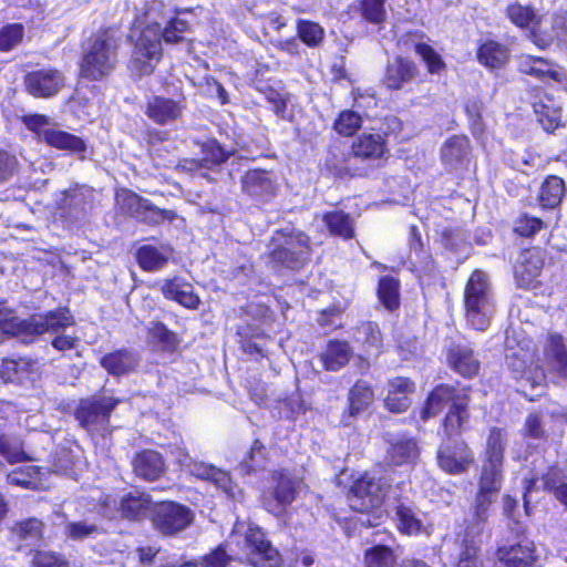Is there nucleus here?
I'll return each instance as SVG.
<instances>
[{"instance_id":"nucleus-58","label":"nucleus","mask_w":567,"mask_h":567,"mask_svg":"<svg viewBox=\"0 0 567 567\" xmlns=\"http://www.w3.org/2000/svg\"><path fill=\"white\" fill-rule=\"evenodd\" d=\"M362 17L371 23H381L385 19L384 0H358Z\"/></svg>"},{"instance_id":"nucleus-28","label":"nucleus","mask_w":567,"mask_h":567,"mask_svg":"<svg viewBox=\"0 0 567 567\" xmlns=\"http://www.w3.org/2000/svg\"><path fill=\"white\" fill-rule=\"evenodd\" d=\"M468 396L466 393H463L460 398H456V401H453V404L450 406V410L444 419L443 427L446 439H453L454 435L461 433V431L465 427L468 422Z\"/></svg>"},{"instance_id":"nucleus-18","label":"nucleus","mask_w":567,"mask_h":567,"mask_svg":"<svg viewBox=\"0 0 567 567\" xmlns=\"http://www.w3.org/2000/svg\"><path fill=\"white\" fill-rule=\"evenodd\" d=\"M532 358L533 355L529 350H524L523 348L519 350H511L506 354L507 365L514 373V378L526 380L532 386H537L545 381V373L544 370L538 367L533 369L528 365Z\"/></svg>"},{"instance_id":"nucleus-48","label":"nucleus","mask_w":567,"mask_h":567,"mask_svg":"<svg viewBox=\"0 0 567 567\" xmlns=\"http://www.w3.org/2000/svg\"><path fill=\"white\" fill-rule=\"evenodd\" d=\"M414 52L425 63L427 72L431 74H440L445 70V62L440 53H437L430 44L425 42H415Z\"/></svg>"},{"instance_id":"nucleus-61","label":"nucleus","mask_w":567,"mask_h":567,"mask_svg":"<svg viewBox=\"0 0 567 567\" xmlns=\"http://www.w3.org/2000/svg\"><path fill=\"white\" fill-rule=\"evenodd\" d=\"M543 227L544 221L540 218L524 215L515 221L514 231L520 236L529 237L535 235Z\"/></svg>"},{"instance_id":"nucleus-56","label":"nucleus","mask_w":567,"mask_h":567,"mask_svg":"<svg viewBox=\"0 0 567 567\" xmlns=\"http://www.w3.org/2000/svg\"><path fill=\"white\" fill-rule=\"evenodd\" d=\"M362 124L360 114L354 111H342L334 122V130L344 136L353 135Z\"/></svg>"},{"instance_id":"nucleus-54","label":"nucleus","mask_w":567,"mask_h":567,"mask_svg":"<svg viewBox=\"0 0 567 567\" xmlns=\"http://www.w3.org/2000/svg\"><path fill=\"white\" fill-rule=\"evenodd\" d=\"M30 363L24 359L4 360L0 370V377L6 382H21L29 372Z\"/></svg>"},{"instance_id":"nucleus-12","label":"nucleus","mask_w":567,"mask_h":567,"mask_svg":"<svg viewBox=\"0 0 567 567\" xmlns=\"http://www.w3.org/2000/svg\"><path fill=\"white\" fill-rule=\"evenodd\" d=\"M245 551L254 567H281L282 558L258 527H249L245 536Z\"/></svg>"},{"instance_id":"nucleus-24","label":"nucleus","mask_w":567,"mask_h":567,"mask_svg":"<svg viewBox=\"0 0 567 567\" xmlns=\"http://www.w3.org/2000/svg\"><path fill=\"white\" fill-rule=\"evenodd\" d=\"M241 187L245 193L259 199L272 196L276 190L271 174L262 169L248 171L241 179Z\"/></svg>"},{"instance_id":"nucleus-31","label":"nucleus","mask_w":567,"mask_h":567,"mask_svg":"<svg viewBox=\"0 0 567 567\" xmlns=\"http://www.w3.org/2000/svg\"><path fill=\"white\" fill-rule=\"evenodd\" d=\"M545 359L548 367L567 379V349L560 334L550 333L545 344Z\"/></svg>"},{"instance_id":"nucleus-62","label":"nucleus","mask_w":567,"mask_h":567,"mask_svg":"<svg viewBox=\"0 0 567 567\" xmlns=\"http://www.w3.org/2000/svg\"><path fill=\"white\" fill-rule=\"evenodd\" d=\"M43 524L37 518H29L21 522L17 528V534L24 540H37L41 537Z\"/></svg>"},{"instance_id":"nucleus-60","label":"nucleus","mask_w":567,"mask_h":567,"mask_svg":"<svg viewBox=\"0 0 567 567\" xmlns=\"http://www.w3.org/2000/svg\"><path fill=\"white\" fill-rule=\"evenodd\" d=\"M19 172V161L16 155L0 150V184L11 179Z\"/></svg>"},{"instance_id":"nucleus-16","label":"nucleus","mask_w":567,"mask_h":567,"mask_svg":"<svg viewBox=\"0 0 567 567\" xmlns=\"http://www.w3.org/2000/svg\"><path fill=\"white\" fill-rule=\"evenodd\" d=\"M159 290L163 296L173 300L187 309H197L200 299L194 292V287L190 282L182 277L165 278L158 282Z\"/></svg>"},{"instance_id":"nucleus-45","label":"nucleus","mask_w":567,"mask_h":567,"mask_svg":"<svg viewBox=\"0 0 567 567\" xmlns=\"http://www.w3.org/2000/svg\"><path fill=\"white\" fill-rule=\"evenodd\" d=\"M505 446V432L497 427L492 429L486 442L484 461L503 464Z\"/></svg>"},{"instance_id":"nucleus-7","label":"nucleus","mask_w":567,"mask_h":567,"mask_svg":"<svg viewBox=\"0 0 567 567\" xmlns=\"http://www.w3.org/2000/svg\"><path fill=\"white\" fill-rule=\"evenodd\" d=\"M389 487L390 483L386 478L365 473L353 483L350 489V507L355 512H368L379 507Z\"/></svg>"},{"instance_id":"nucleus-21","label":"nucleus","mask_w":567,"mask_h":567,"mask_svg":"<svg viewBox=\"0 0 567 567\" xmlns=\"http://www.w3.org/2000/svg\"><path fill=\"white\" fill-rule=\"evenodd\" d=\"M496 556L506 567H526L535 560V547L532 542L523 539L514 545L501 546Z\"/></svg>"},{"instance_id":"nucleus-44","label":"nucleus","mask_w":567,"mask_h":567,"mask_svg":"<svg viewBox=\"0 0 567 567\" xmlns=\"http://www.w3.org/2000/svg\"><path fill=\"white\" fill-rule=\"evenodd\" d=\"M373 402V390L365 381H358L349 391V416H355Z\"/></svg>"},{"instance_id":"nucleus-32","label":"nucleus","mask_w":567,"mask_h":567,"mask_svg":"<svg viewBox=\"0 0 567 567\" xmlns=\"http://www.w3.org/2000/svg\"><path fill=\"white\" fill-rule=\"evenodd\" d=\"M534 113L537 122L545 131H554L560 122V106L548 95L537 96L533 102Z\"/></svg>"},{"instance_id":"nucleus-4","label":"nucleus","mask_w":567,"mask_h":567,"mask_svg":"<svg viewBox=\"0 0 567 567\" xmlns=\"http://www.w3.org/2000/svg\"><path fill=\"white\" fill-rule=\"evenodd\" d=\"M496 495L477 492L472 518L466 523L461 542V551L457 567H482L478 560L480 537L485 530L488 511Z\"/></svg>"},{"instance_id":"nucleus-42","label":"nucleus","mask_w":567,"mask_h":567,"mask_svg":"<svg viewBox=\"0 0 567 567\" xmlns=\"http://www.w3.org/2000/svg\"><path fill=\"white\" fill-rule=\"evenodd\" d=\"M322 221L332 235L350 239L354 236L353 221L349 214L342 210L326 213Z\"/></svg>"},{"instance_id":"nucleus-50","label":"nucleus","mask_w":567,"mask_h":567,"mask_svg":"<svg viewBox=\"0 0 567 567\" xmlns=\"http://www.w3.org/2000/svg\"><path fill=\"white\" fill-rule=\"evenodd\" d=\"M203 158L199 159L203 164V168L212 169L225 163L231 153L225 151L219 143L212 140L203 144Z\"/></svg>"},{"instance_id":"nucleus-19","label":"nucleus","mask_w":567,"mask_h":567,"mask_svg":"<svg viewBox=\"0 0 567 567\" xmlns=\"http://www.w3.org/2000/svg\"><path fill=\"white\" fill-rule=\"evenodd\" d=\"M384 462L388 466L396 467L410 465L419 456L417 443L412 437L398 436L388 441Z\"/></svg>"},{"instance_id":"nucleus-35","label":"nucleus","mask_w":567,"mask_h":567,"mask_svg":"<svg viewBox=\"0 0 567 567\" xmlns=\"http://www.w3.org/2000/svg\"><path fill=\"white\" fill-rule=\"evenodd\" d=\"M41 141L55 148L68 150L75 153L85 150V144L82 138L54 127L43 131L41 133Z\"/></svg>"},{"instance_id":"nucleus-17","label":"nucleus","mask_w":567,"mask_h":567,"mask_svg":"<svg viewBox=\"0 0 567 567\" xmlns=\"http://www.w3.org/2000/svg\"><path fill=\"white\" fill-rule=\"evenodd\" d=\"M176 460L182 466L188 468L194 476H197L202 480L212 481L216 486L220 487L226 493H230L231 481L228 473L216 468L213 465L193 461V458L183 450L177 451Z\"/></svg>"},{"instance_id":"nucleus-34","label":"nucleus","mask_w":567,"mask_h":567,"mask_svg":"<svg viewBox=\"0 0 567 567\" xmlns=\"http://www.w3.org/2000/svg\"><path fill=\"white\" fill-rule=\"evenodd\" d=\"M172 256V249L167 247H154L144 245L137 250V261L142 269L155 271L162 269Z\"/></svg>"},{"instance_id":"nucleus-43","label":"nucleus","mask_w":567,"mask_h":567,"mask_svg":"<svg viewBox=\"0 0 567 567\" xmlns=\"http://www.w3.org/2000/svg\"><path fill=\"white\" fill-rule=\"evenodd\" d=\"M502 463H493L483 461L481 477L478 482V491L497 495L502 486Z\"/></svg>"},{"instance_id":"nucleus-10","label":"nucleus","mask_w":567,"mask_h":567,"mask_svg":"<svg viewBox=\"0 0 567 567\" xmlns=\"http://www.w3.org/2000/svg\"><path fill=\"white\" fill-rule=\"evenodd\" d=\"M121 401L113 396H92L81 400L75 416L87 431H104L110 415Z\"/></svg>"},{"instance_id":"nucleus-2","label":"nucleus","mask_w":567,"mask_h":567,"mask_svg":"<svg viewBox=\"0 0 567 567\" xmlns=\"http://www.w3.org/2000/svg\"><path fill=\"white\" fill-rule=\"evenodd\" d=\"M120 39L112 30H103L89 39L83 49L80 74L90 81H99L109 75L117 61Z\"/></svg>"},{"instance_id":"nucleus-59","label":"nucleus","mask_w":567,"mask_h":567,"mask_svg":"<svg viewBox=\"0 0 567 567\" xmlns=\"http://www.w3.org/2000/svg\"><path fill=\"white\" fill-rule=\"evenodd\" d=\"M298 35L309 47L318 45L323 39V29L315 22L300 20Z\"/></svg>"},{"instance_id":"nucleus-23","label":"nucleus","mask_w":567,"mask_h":567,"mask_svg":"<svg viewBox=\"0 0 567 567\" xmlns=\"http://www.w3.org/2000/svg\"><path fill=\"white\" fill-rule=\"evenodd\" d=\"M463 393L456 390L454 386L447 384H440L435 386L429 394L424 408L421 410L420 416L423 421H427L430 417L437 415L446 405L453 404L456 398H460Z\"/></svg>"},{"instance_id":"nucleus-3","label":"nucleus","mask_w":567,"mask_h":567,"mask_svg":"<svg viewBox=\"0 0 567 567\" xmlns=\"http://www.w3.org/2000/svg\"><path fill=\"white\" fill-rule=\"evenodd\" d=\"M465 318L474 329L484 331L495 312L494 295L489 277L482 270H474L464 290Z\"/></svg>"},{"instance_id":"nucleus-52","label":"nucleus","mask_w":567,"mask_h":567,"mask_svg":"<svg viewBox=\"0 0 567 567\" xmlns=\"http://www.w3.org/2000/svg\"><path fill=\"white\" fill-rule=\"evenodd\" d=\"M381 302L390 310L399 307V282L392 277H383L378 289Z\"/></svg>"},{"instance_id":"nucleus-14","label":"nucleus","mask_w":567,"mask_h":567,"mask_svg":"<svg viewBox=\"0 0 567 567\" xmlns=\"http://www.w3.org/2000/svg\"><path fill=\"white\" fill-rule=\"evenodd\" d=\"M186 109V99L182 92L166 97L154 95L146 104L145 114L159 125L169 124L179 118Z\"/></svg>"},{"instance_id":"nucleus-64","label":"nucleus","mask_w":567,"mask_h":567,"mask_svg":"<svg viewBox=\"0 0 567 567\" xmlns=\"http://www.w3.org/2000/svg\"><path fill=\"white\" fill-rule=\"evenodd\" d=\"M388 391L391 393L406 395L408 398H410V394H412L415 391V384L409 378L396 377L389 380Z\"/></svg>"},{"instance_id":"nucleus-38","label":"nucleus","mask_w":567,"mask_h":567,"mask_svg":"<svg viewBox=\"0 0 567 567\" xmlns=\"http://www.w3.org/2000/svg\"><path fill=\"white\" fill-rule=\"evenodd\" d=\"M518 68L523 73L539 79L550 78L558 80L560 78V72L550 62L542 58L530 55L520 56Z\"/></svg>"},{"instance_id":"nucleus-25","label":"nucleus","mask_w":567,"mask_h":567,"mask_svg":"<svg viewBox=\"0 0 567 567\" xmlns=\"http://www.w3.org/2000/svg\"><path fill=\"white\" fill-rule=\"evenodd\" d=\"M419 70L414 62L396 58L388 64L383 81L388 89L400 90L404 84L414 80Z\"/></svg>"},{"instance_id":"nucleus-47","label":"nucleus","mask_w":567,"mask_h":567,"mask_svg":"<svg viewBox=\"0 0 567 567\" xmlns=\"http://www.w3.org/2000/svg\"><path fill=\"white\" fill-rule=\"evenodd\" d=\"M396 518L399 529L406 535L420 534L423 528V522L417 514L409 506L400 504L396 507Z\"/></svg>"},{"instance_id":"nucleus-46","label":"nucleus","mask_w":567,"mask_h":567,"mask_svg":"<svg viewBox=\"0 0 567 567\" xmlns=\"http://www.w3.org/2000/svg\"><path fill=\"white\" fill-rule=\"evenodd\" d=\"M363 564L364 567H394L395 556L390 547L377 545L364 551Z\"/></svg>"},{"instance_id":"nucleus-57","label":"nucleus","mask_w":567,"mask_h":567,"mask_svg":"<svg viewBox=\"0 0 567 567\" xmlns=\"http://www.w3.org/2000/svg\"><path fill=\"white\" fill-rule=\"evenodd\" d=\"M0 454L7 458L9 463H17L25 460V454L18 439L8 435H0Z\"/></svg>"},{"instance_id":"nucleus-9","label":"nucleus","mask_w":567,"mask_h":567,"mask_svg":"<svg viewBox=\"0 0 567 567\" xmlns=\"http://www.w3.org/2000/svg\"><path fill=\"white\" fill-rule=\"evenodd\" d=\"M116 203L123 213L146 224H159L164 220H174L176 218L174 210L159 209L148 199L127 189L116 194Z\"/></svg>"},{"instance_id":"nucleus-37","label":"nucleus","mask_w":567,"mask_h":567,"mask_svg":"<svg viewBox=\"0 0 567 567\" xmlns=\"http://www.w3.org/2000/svg\"><path fill=\"white\" fill-rule=\"evenodd\" d=\"M151 505L152 501L148 495L135 492L125 495L121 499L120 511L122 516L128 519H140L147 514Z\"/></svg>"},{"instance_id":"nucleus-8","label":"nucleus","mask_w":567,"mask_h":567,"mask_svg":"<svg viewBox=\"0 0 567 567\" xmlns=\"http://www.w3.org/2000/svg\"><path fill=\"white\" fill-rule=\"evenodd\" d=\"M277 248L270 254L274 261L290 268H300L309 255V239L301 231L280 234L274 238Z\"/></svg>"},{"instance_id":"nucleus-51","label":"nucleus","mask_w":567,"mask_h":567,"mask_svg":"<svg viewBox=\"0 0 567 567\" xmlns=\"http://www.w3.org/2000/svg\"><path fill=\"white\" fill-rule=\"evenodd\" d=\"M103 533L101 526L87 522H68L64 527V535L72 540H83Z\"/></svg>"},{"instance_id":"nucleus-5","label":"nucleus","mask_w":567,"mask_h":567,"mask_svg":"<svg viewBox=\"0 0 567 567\" xmlns=\"http://www.w3.org/2000/svg\"><path fill=\"white\" fill-rule=\"evenodd\" d=\"M505 13L512 23L526 30L528 39L539 48L548 47L558 35L554 28L546 27L547 18L530 6L513 2L506 7Z\"/></svg>"},{"instance_id":"nucleus-49","label":"nucleus","mask_w":567,"mask_h":567,"mask_svg":"<svg viewBox=\"0 0 567 567\" xmlns=\"http://www.w3.org/2000/svg\"><path fill=\"white\" fill-rule=\"evenodd\" d=\"M355 339L361 341L367 350H373L377 353L382 351V336L378 324L364 322L355 330Z\"/></svg>"},{"instance_id":"nucleus-30","label":"nucleus","mask_w":567,"mask_h":567,"mask_svg":"<svg viewBox=\"0 0 567 567\" xmlns=\"http://www.w3.org/2000/svg\"><path fill=\"white\" fill-rule=\"evenodd\" d=\"M447 361L451 368L465 378H471L478 372L480 362L474 357L473 350L466 346H454L449 350Z\"/></svg>"},{"instance_id":"nucleus-6","label":"nucleus","mask_w":567,"mask_h":567,"mask_svg":"<svg viewBox=\"0 0 567 567\" xmlns=\"http://www.w3.org/2000/svg\"><path fill=\"white\" fill-rule=\"evenodd\" d=\"M74 324V318L66 308L48 311L41 316H34L27 323V329L35 334L45 332L54 333L52 346L59 351L73 349L78 341L76 337L60 334L61 331Z\"/></svg>"},{"instance_id":"nucleus-26","label":"nucleus","mask_w":567,"mask_h":567,"mask_svg":"<svg viewBox=\"0 0 567 567\" xmlns=\"http://www.w3.org/2000/svg\"><path fill=\"white\" fill-rule=\"evenodd\" d=\"M133 468L138 477L155 481L165 473V463L158 452L146 450L134 457Z\"/></svg>"},{"instance_id":"nucleus-39","label":"nucleus","mask_w":567,"mask_h":567,"mask_svg":"<svg viewBox=\"0 0 567 567\" xmlns=\"http://www.w3.org/2000/svg\"><path fill=\"white\" fill-rule=\"evenodd\" d=\"M508 50L495 41H487L478 49V61L489 69L503 66L508 60Z\"/></svg>"},{"instance_id":"nucleus-36","label":"nucleus","mask_w":567,"mask_h":567,"mask_svg":"<svg viewBox=\"0 0 567 567\" xmlns=\"http://www.w3.org/2000/svg\"><path fill=\"white\" fill-rule=\"evenodd\" d=\"M351 353L352 350L347 342L330 341L321 354V361L326 370L338 371L349 362Z\"/></svg>"},{"instance_id":"nucleus-15","label":"nucleus","mask_w":567,"mask_h":567,"mask_svg":"<svg viewBox=\"0 0 567 567\" xmlns=\"http://www.w3.org/2000/svg\"><path fill=\"white\" fill-rule=\"evenodd\" d=\"M65 79L58 69H39L24 76L27 91L35 97H52L64 86Z\"/></svg>"},{"instance_id":"nucleus-22","label":"nucleus","mask_w":567,"mask_h":567,"mask_svg":"<svg viewBox=\"0 0 567 567\" xmlns=\"http://www.w3.org/2000/svg\"><path fill=\"white\" fill-rule=\"evenodd\" d=\"M352 155L361 159H379L388 153L384 135L363 133L352 143Z\"/></svg>"},{"instance_id":"nucleus-41","label":"nucleus","mask_w":567,"mask_h":567,"mask_svg":"<svg viewBox=\"0 0 567 567\" xmlns=\"http://www.w3.org/2000/svg\"><path fill=\"white\" fill-rule=\"evenodd\" d=\"M565 183L560 177H547L542 184L539 192L540 205L545 208H554L558 206L565 196Z\"/></svg>"},{"instance_id":"nucleus-55","label":"nucleus","mask_w":567,"mask_h":567,"mask_svg":"<svg viewBox=\"0 0 567 567\" xmlns=\"http://www.w3.org/2000/svg\"><path fill=\"white\" fill-rule=\"evenodd\" d=\"M39 470L34 466L20 467L8 474L7 481L11 485L25 488H35L38 486Z\"/></svg>"},{"instance_id":"nucleus-11","label":"nucleus","mask_w":567,"mask_h":567,"mask_svg":"<svg viewBox=\"0 0 567 567\" xmlns=\"http://www.w3.org/2000/svg\"><path fill=\"white\" fill-rule=\"evenodd\" d=\"M436 461L445 473L460 475L474 463V453L464 441L446 439L437 449Z\"/></svg>"},{"instance_id":"nucleus-1","label":"nucleus","mask_w":567,"mask_h":567,"mask_svg":"<svg viewBox=\"0 0 567 567\" xmlns=\"http://www.w3.org/2000/svg\"><path fill=\"white\" fill-rule=\"evenodd\" d=\"M158 7L157 1H152L145 13L147 24L141 30L135 44L131 69L138 75H150L159 62L162 56L161 39L166 43H178L187 40L190 32L189 23L181 18L171 19L162 28L161 23L154 18V12Z\"/></svg>"},{"instance_id":"nucleus-27","label":"nucleus","mask_w":567,"mask_h":567,"mask_svg":"<svg viewBox=\"0 0 567 567\" xmlns=\"http://www.w3.org/2000/svg\"><path fill=\"white\" fill-rule=\"evenodd\" d=\"M140 362L138 355L131 350L121 349L101 358V365L112 375L120 377L133 372Z\"/></svg>"},{"instance_id":"nucleus-13","label":"nucleus","mask_w":567,"mask_h":567,"mask_svg":"<svg viewBox=\"0 0 567 567\" xmlns=\"http://www.w3.org/2000/svg\"><path fill=\"white\" fill-rule=\"evenodd\" d=\"M194 519L193 512L181 504L167 502L158 504L154 509L153 525L156 530L172 536L186 529Z\"/></svg>"},{"instance_id":"nucleus-33","label":"nucleus","mask_w":567,"mask_h":567,"mask_svg":"<svg viewBox=\"0 0 567 567\" xmlns=\"http://www.w3.org/2000/svg\"><path fill=\"white\" fill-rule=\"evenodd\" d=\"M277 481L275 487V498L280 505H288L292 503L299 492L302 483L301 478L290 474L286 470H280L274 474Z\"/></svg>"},{"instance_id":"nucleus-63","label":"nucleus","mask_w":567,"mask_h":567,"mask_svg":"<svg viewBox=\"0 0 567 567\" xmlns=\"http://www.w3.org/2000/svg\"><path fill=\"white\" fill-rule=\"evenodd\" d=\"M32 565L33 567H69V563L62 556L51 551H37Z\"/></svg>"},{"instance_id":"nucleus-40","label":"nucleus","mask_w":567,"mask_h":567,"mask_svg":"<svg viewBox=\"0 0 567 567\" xmlns=\"http://www.w3.org/2000/svg\"><path fill=\"white\" fill-rule=\"evenodd\" d=\"M468 148L470 143L465 136H453L442 147V159L446 165L456 167L466 158Z\"/></svg>"},{"instance_id":"nucleus-53","label":"nucleus","mask_w":567,"mask_h":567,"mask_svg":"<svg viewBox=\"0 0 567 567\" xmlns=\"http://www.w3.org/2000/svg\"><path fill=\"white\" fill-rule=\"evenodd\" d=\"M24 37L21 23H10L0 29V51L8 52L18 47Z\"/></svg>"},{"instance_id":"nucleus-29","label":"nucleus","mask_w":567,"mask_h":567,"mask_svg":"<svg viewBox=\"0 0 567 567\" xmlns=\"http://www.w3.org/2000/svg\"><path fill=\"white\" fill-rule=\"evenodd\" d=\"M229 560L230 557L227 555L225 549L219 546L210 554L204 556L200 561H188L184 564L179 563L174 557H165L161 553L155 567H226Z\"/></svg>"},{"instance_id":"nucleus-20","label":"nucleus","mask_w":567,"mask_h":567,"mask_svg":"<svg viewBox=\"0 0 567 567\" xmlns=\"http://www.w3.org/2000/svg\"><path fill=\"white\" fill-rule=\"evenodd\" d=\"M544 267V255L539 249H526L520 252L515 266V275L520 287L528 288L540 275Z\"/></svg>"}]
</instances>
